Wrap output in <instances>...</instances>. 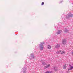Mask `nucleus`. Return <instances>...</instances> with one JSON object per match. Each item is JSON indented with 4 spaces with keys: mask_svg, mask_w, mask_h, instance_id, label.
Returning a JSON list of instances; mask_svg holds the SVG:
<instances>
[{
    "mask_svg": "<svg viewBox=\"0 0 73 73\" xmlns=\"http://www.w3.org/2000/svg\"><path fill=\"white\" fill-rule=\"evenodd\" d=\"M43 43H42L41 44L39 45V48L40 50H42L44 48V44Z\"/></svg>",
    "mask_w": 73,
    "mask_h": 73,
    "instance_id": "obj_1",
    "label": "nucleus"
},
{
    "mask_svg": "<svg viewBox=\"0 0 73 73\" xmlns=\"http://www.w3.org/2000/svg\"><path fill=\"white\" fill-rule=\"evenodd\" d=\"M67 41V40H66V39H63L62 40V44L64 45H65V44H66V43Z\"/></svg>",
    "mask_w": 73,
    "mask_h": 73,
    "instance_id": "obj_2",
    "label": "nucleus"
},
{
    "mask_svg": "<svg viewBox=\"0 0 73 73\" xmlns=\"http://www.w3.org/2000/svg\"><path fill=\"white\" fill-rule=\"evenodd\" d=\"M73 16V14H71V13H70L68 14V15L67 16V18H69V17H71Z\"/></svg>",
    "mask_w": 73,
    "mask_h": 73,
    "instance_id": "obj_3",
    "label": "nucleus"
},
{
    "mask_svg": "<svg viewBox=\"0 0 73 73\" xmlns=\"http://www.w3.org/2000/svg\"><path fill=\"white\" fill-rule=\"evenodd\" d=\"M23 73H27V70L26 69V68L25 67H24L23 68Z\"/></svg>",
    "mask_w": 73,
    "mask_h": 73,
    "instance_id": "obj_4",
    "label": "nucleus"
},
{
    "mask_svg": "<svg viewBox=\"0 0 73 73\" xmlns=\"http://www.w3.org/2000/svg\"><path fill=\"white\" fill-rule=\"evenodd\" d=\"M34 54L32 53L30 55V57L29 58L30 59H33L34 58Z\"/></svg>",
    "mask_w": 73,
    "mask_h": 73,
    "instance_id": "obj_5",
    "label": "nucleus"
},
{
    "mask_svg": "<svg viewBox=\"0 0 73 73\" xmlns=\"http://www.w3.org/2000/svg\"><path fill=\"white\" fill-rule=\"evenodd\" d=\"M69 66H70V68H68V71L70 70H72V69H73V66H71V65L69 64Z\"/></svg>",
    "mask_w": 73,
    "mask_h": 73,
    "instance_id": "obj_6",
    "label": "nucleus"
},
{
    "mask_svg": "<svg viewBox=\"0 0 73 73\" xmlns=\"http://www.w3.org/2000/svg\"><path fill=\"white\" fill-rule=\"evenodd\" d=\"M53 69L54 70H55V71H57V70H58L57 67H56V66H55L54 68Z\"/></svg>",
    "mask_w": 73,
    "mask_h": 73,
    "instance_id": "obj_7",
    "label": "nucleus"
},
{
    "mask_svg": "<svg viewBox=\"0 0 73 73\" xmlns=\"http://www.w3.org/2000/svg\"><path fill=\"white\" fill-rule=\"evenodd\" d=\"M50 65L48 64V65H47L44 67V69H46V68H48L50 67Z\"/></svg>",
    "mask_w": 73,
    "mask_h": 73,
    "instance_id": "obj_8",
    "label": "nucleus"
},
{
    "mask_svg": "<svg viewBox=\"0 0 73 73\" xmlns=\"http://www.w3.org/2000/svg\"><path fill=\"white\" fill-rule=\"evenodd\" d=\"M60 44H58L55 46V48H60Z\"/></svg>",
    "mask_w": 73,
    "mask_h": 73,
    "instance_id": "obj_9",
    "label": "nucleus"
},
{
    "mask_svg": "<svg viewBox=\"0 0 73 73\" xmlns=\"http://www.w3.org/2000/svg\"><path fill=\"white\" fill-rule=\"evenodd\" d=\"M61 31L60 30H59L56 33L57 34V35H59V34H60V33H61Z\"/></svg>",
    "mask_w": 73,
    "mask_h": 73,
    "instance_id": "obj_10",
    "label": "nucleus"
},
{
    "mask_svg": "<svg viewBox=\"0 0 73 73\" xmlns=\"http://www.w3.org/2000/svg\"><path fill=\"white\" fill-rule=\"evenodd\" d=\"M60 54H64V53H65V51H60Z\"/></svg>",
    "mask_w": 73,
    "mask_h": 73,
    "instance_id": "obj_11",
    "label": "nucleus"
},
{
    "mask_svg": "<svg viewBox=\"0 0 73 73\" xmlns=\"http://www.w3.org/2000/svg\"><path fill=\"white\" fill-rule=\"evenodd\" d=\"M47 48L48 49H51V46L50 45H48L47 46Z\"/></svg>",
    "mask_w": 73,
    "mask_h": 73,
    "instance_id": "obj_12",
    "label": "nucleus"
},
{
    "mask_svg": "<svg viewBox=\"0 0 73 73\" xmlns=\"http://www.w3.org/2000/svg\"><path fill=\"white\" fill-rule=\"evenodd\" d=\"M66 68V64L63 66V69H65Z\"/></svg>",
    "mask_w": 73,
    "mask_h": 73,
    "instance_id": "obj_13",
    "label": "nucleus"
},
{
    "mask_svg": "<svg viewBox=\"0 0 73 73\" xmlns=\"http://www.w3.org/2000/svg\"><path fill=\"white\" fill-rule=\"evenodd\" d=\"M64 32H66V33L67 32H69V30H68L66 29L64 31Z\"/></svg>",
    "mask_w": 73,
    "mask_h": 73,
    "instance_id": "obj_14",
    "label": "nucleus"
},
{
    "mask_svg": "<svg viewBox=\"0 0 73 73\" xmlns=\"http://www.w3.org/2000/svg\"><path fill=\"white\" fill-rule=\"evenodd\" d=\"M42 64L43 65H46V63L45 62H42Z\"/></svg>",
    "mask_w": 73,
    "mask_h": 73,
    "instance_id": "obj_15",
    "label": "nucleus"
},
{
    "mask_svg": "<svg viewBox=\"0 0 73 73\" xmlns=\"http://www.w3.org/2000/svg\"><path fill=\"white\" fill-rule=\"evenodd\" d=\"M44 3L43 2H42L41 5H44Z\"/></svg>",
    "mask_w": 73,
    "mask_h": 73,
    "instance_id": "obj_16",
    "label": "nucleus"
},
{
    "mask_svg": "<svg viewBox=\"0 0 73 73\" xmlns=\"http://www.w3.org/2000/svg\"><path fill=\"white\" fill-rule=\"evenodd\" d=\"M59 53V52H56V53Z\"/></svg>",
    "mask_w": 73,
    "mask_h": 73,
    "instance_id": "obj_17",
    "label": "nucleus"
},
{
    "mask_svg": "<svg viewBox=\"0 0 73 73\" xmlns=\"http://www.w3.org/2000/svg\"><path fill=\"white\" fill-rule=\"evenodd\" d=\"M72 54H73V52H72Z\"/></svg>",
    "mask_w": 73,
    "mask_h": 73,
    "instance_id": "obj_18",
    "label": "nucleus"
},
{
    "mask_svg": "<svg viewBox=\"0 0 73 73\" xmlns=\"http://www.w3.org/2000/svg\"><path fill=\"white\" fill-rule=\"evenodd\" d=\"M62 3V1H61V2H60V3Z\"/></svg>",
    "mask_w": 73,
    "mask_h": 73,
    "instance_id": "obj_19",
    "label": "nucleus"
}]
</instances>
